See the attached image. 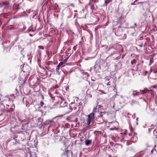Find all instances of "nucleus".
<instances>
[{
    "mask_svg": "<svg viewBox=\"0 0 157 157\" xmlns=\"http://www.w3.org/2000/svg\"><path fill=\"white\" fill-rule=\"evenodd\" d=\"M94 113H92L88 115V119L87 121V125L90 126L91 123L92 122L94 119Z\"/></svg>",
    "mask_w": 157,
    "mask_h": 157,
    "instance_id": "1",
    "label": "nucleus"
},
{
    "mask_svg": "<svg viewBox=\"0 0 157 157\" xmlns=\"http://www.w3.org/2000/svg\"><path fill=\"white\" fill-rule=\"evenodd\" d=\"M2 5H3V7L4 9H7L9 8L10 5V0L5 1L2 2Z\"/></svg>",
    "mask_w": 157,
    "mask_h": 157,
    "instance_id": "2",
    "label": "nucleus"
},
{
    "mask_svg": "<svg viewBox=\"0 0 157 157\" xmlns=\"http://www.w3.org/2000/svg\"><path fill=\"white\" fill-rule=\"evenodd\" d=\"M67 109H69V110H67L66 112V113H69L71 112L73 110H75L76 109V107L73 105V104H71L69 105V107L67 108Z\"/></svg>",
    "mask_w": 157,
    "mask_h": 157,
    "instance_id": "3",
    "label": "nucleus"
},
{
    "mask_svg": "<svg viewBox=\"0 0 157 157\" xmlns=\"http://www.w3.org/2000/svg\"><path fill=\"white\" fill-rule=\"evenodd\" d=\"M114 148L117 149H121L122 148V146L119 144H115L114 146Z\"/></svg>",
    "mask_w": 157,
    "mask_h": 157,
    "instance_id": "4",
    "label": "nucleus"
},
{
    "mask_svg": "<svg viewBox=\"0 0 157 157\" xmlns=\"http://www.w3.org/2000/svg\"><path fill=\"white\" fill-rule=\"evenodd\" d=\"M146 41H145V42L144 43V41H140L139 42V44L138 45L140 47H142L144 45V46H145V45H146Z\"/></svg>",
    "mask_w": 157,
    "mask_h": 157,
    "instance_id": "5",
    "label": "nucleus"
},
{
    "mask_svg": "<svg viewBox=\"0 0 157 157\" xmlns=\"http://www.w3.org/2000/svg\"><path fill=\"white\" fill-rule=\"evenodd\" d=\"M91 140H87L85 141V144L86 146H88L91 143Z\"/></svg>",
    "mask_w": 157,
    "mask_h": 157,
    "instance_id": "6",
    "label": "nucleus"
},
{
    "mask_svg": "<svg viewBox=\"0 0 157 157\" xmlns=\"http://www.w3.org/2000/svg\"><path fill=\"white\" fill-rule=\"evenodd\" d=\"M66 155L68 157L71 155L72 156V154L71 151L67 150L66 151Z\"/></svg>",
    "mask_w": 157,
    "mask_h": 157,
    "instance_id": "7",
    "label": "nucleus"
},
{
    "mask_svg": "<svg viewBox=\"0 0 157 157\" xmlns=\"http://www.w3.org/2000/svg\"><path fill=\"white\" fill-rule=\"evenodd\" d=\"M136 60L135 59H133L131 61V64L132 65H135L136 64Z\"/></svg>",
    "mask_w": 157,
    "mask_h": 157,
    "instance_id": "8",
    "label": "nucleus"
},
{
    "mask_svg": "<svg viewBox=\"0 0 157 157\" xmlns=\"http://www.w3.org/2000/svg\"><path fill=\"white\" fill-rule=\"evenodd\" d=\"M154 135L156 138H157V130L155 129L153 131Z\"/></svg>",
    "mask_w": 157,
    "mask_h": 157,
    "instance_id": "9",
    "label": "nucleus"
},
{
    "mask_svg": "<svg viewBox=\"0 0 157 157\" xmlns=\"http://www.w3.org/2000/svg\"><path fill=\"white\" fill-rule=\"evenodd\" d=\"M109 80V79L107 80L106 79L105 81V83L107 85H110V81L108 82Z\"/></svg>",
    "mask_w": 157,
    "mask_h": 157,
    "instance_id": "10",
    "label": "nucleus"
},
{
    "mask_svg": "<svg viewBox=\"0 0 157 157\" xmlns=\"http://www.w3.org/2000/svg\"><path fill=\"white\" fill-rule=\"evenodd\" d=\"M13 9L15 10H17L20 9V8L17 5H15L13 6Z\"/></svg>",
    "mask_w": 157,
    "mask_h": 157,
    "instance_id": "11",
    "label": "nucleus"
},
{
    "mask_svg": "<svg viewBox=\"0 0 157 157\" xmlns=\"http://www.w3.org/2000/svg\"><path fill=\"white\" fill-rule=\"evenodd\" d=\"M112 2V0H105V3H106L107 5L108 3L110 2Z\"/></svg>",
    "mask_w": 157,
    "mask_h": 157,
    "instance_id": "12",
    "label": "nucleus"
},
{
    "mask_svg": "<svg viewBox=\"0 0 157 157\" xmlns=\"http://www.w3.org/2000/svg\"><path fill=\"white\" fill-rule=\"evenodd\" d=\"M2 15L5 17H6V16H9L10 15V14L8 13H4L2 14Z\"/></svg>",
    "mask_w": 157,
    "mask_h": 157,
    "instance_id": "13",
    "label": "nucleus"
},
{
    "mask_svg": "<svg viewBox=\"0 0 157 157\" xmlns=\"http://www.w3.org/2000/svg\"><path fill=\"white\" fill-rule=\"evenodd\" d=\"M133 95L134 96H136V95H138V93L136 92V91H133ZM138 93H139V92H138Z\"/></svg>",
    "mask_w": 157,
    "mask_h": 157,
    "instance_id": "14",
    "label": "nucleus"
},
{
    "mask_svg": "<svg viewBox=\"0 0 157 157\" xmlns=\"http://www.w3.org/2000/svg\"><path fill=\"white\" fill-rule=\"evenodd\" d=\"M121 134H124L126 135L127 134V130H125L123 132H122L121 133Z\"/></svg>",
    "mask_w": 157,
    "mask_h": 157,
    "instance_id": "15",
    "label": "nucleus"
},
{
    "mask_svg": "<svg viewBox=\"0 0 157 157\" xmlns=\"http://www.w3.org/2000/svg\"><path fill=\"white\" fill-rule=\"evenodd\" d=\"M44 102L42 101H41L40 102V107H43V105H44Z\"/></svg>",
    "mask_w": 157,
    "mask_h": 157,
    "instance_id": "16",
    "label": "nucleus"
},
{
    "mask_svg": "<svg viewBox=\"0 0 157 157\" xmlns=\"http://www.w3.org/2000/svg\"><path fill=\"white\" fill-rule=\"evenodd\" d=\"M60 66L59 64L56 67V70L58 71L60 69Z\"/></svg>",
    "mask_w": 157,
    "mask_h": 157,
    "instance_id": "17",
    "label": "nucleus"
},
{
    "mask_svg": "<svg viewBox=\"0 0 157 157\" xmlns=\"http://www.w3.org/2000/svg\"><path fill=\"white\" fill-rule=\"evenodd\" d=\"M68 58L69 57L66 58L63 60V62L64 63L67 61Z\"/></svg>",
    "mask_w": 157,
    "mask_h": 157,
    "instance_id": "18",
    "label": "nucleus"
},
{
    "mask_svg": "<svg viewBox=\"0 0 157 157\" xmlns=\"http://www.w3.org/2000/svg\"><path fill=\"white\" fill-rule=\"evenodd\" d=\"M49 95L50 96V97H51V98H52L53 100H54V97H53L52 96V94L51 93H49Z\"/></svg>",
    "mask_w": 157,
    "mask_h": 157,
    "instance_id": "19",
    "label": "nucleus"
},
{
    "mask_svg": "<svg viewBox=\"0 0 157 157\" xmlns=\"http://www.w3.org/2000/svg\"><path fill=\"white\" fill-rule=\"evenodd\" d=\"M124 143L126 144L127 145H129L130 144V142L128 141H125L124 142Z\"/></svg>",
    "mask_w": 157,
    "mask_h": 157,
    "instance_id": "20",
    "label": "nucleus"
},
{
    "mask_svg": "<svg viewBox=\"0 0 157 157\" xmlns=\"http://www.w3.org/2000/svg\"><path fill=\"white\" fill-rule=\"evenodd\" d=\"M54 87V89H56L59 88V87L57 85H56Z\"/></svg>",
    "mask_w": 157,
    "mask_h": 157,
    "instance_id": "21",
    "label": "nucleus"
},
{
    "mask_svg": "<svg viewBox=\"0 0 157 157\" xmlns=\"http://www.w3.org/2000/svg\"><path fill=\"white\" fill-rule=\"evenodd\" d=\"M64 63L63 62H60V63H59V65L61 66L62 65H63Z\"/></svg>",
    "mask_w": 157,
    "mask_h": 157,
    "instance_id": "22",
    "label": "nucleus"
},
{
    "mask_svg": "<svg viewBox=\"0 0 157 157\" xmlns=\"http://www.w3.org/2000/svg\"><path fill=\"white\" fill-rule=\"evenodd\" d=\"M39 47L40 49H41L42 50H43L44 48L43 47L41 46H39Z\"/></svg>",
    "mask_w": 157,
    "mask_h": 157,
    "instance_id": "23",
    "label": "nucleus"
},
{
    "mask_svg": "<svg viewBox=\"0 0 157 157\" xmlns=\"http://www.w3.org/2000/svg\"><path fill=\"white\" fill-rule=\"evenodd\" d=\"M97 109L96 108H94L93 109V112H96Z\"/></svg>",
    "mask_w": 157,
    "mask_h": 157,
    "instance_id": "24",
    "label": "nucleus"
},
{
    "mask_svg": "<svg viewBox=\"0 0 157 157\" xmlns=\"http://www.w3.org/2000/svg\"><path fill=\"white\" fill-rule=\"evenodd\" d=\"M153 72L155 74L157 73V70H153Z\"/></svg>",
    "mask_w": 157,
    "mask_h": 157,
    "instance_id": "25",
    "label": "nucleus"
},
{
    "mask_svg": "<svg viewBox=\"0 0 157 157\" xmlns=\"http://www.w3.org/2000/svg\"><path fill=\"white\" fill-rule=\"evenodd\" d=\"M156 86H151V87L150 88H156Z\"/></svg>",
    "mask_w": 157,
    "mask_h": 157,
    "instance_id": "26",
    "label": "nucleus"
},
{
    "mask_svg": "<svg viewBox=\"0 0 157 157\" xmlns=\"http://www.w3.org/2000/svg\"><path fill=\"white\" fill-rule=\"evenodd\" d=\"M145 91V90H140V91H141V92H142V94H144L145 93V92H144V91Z\"/></svg>",
    "mask_w": 157,
    "mask_h": 157,
    "instance_id": "27",
    "label": "nucleus"
},
{
    "mask_svg": "<svg viewBox=\"0 0 157 157\" xmlns=\"http://www.w3.org/2000/svg\"><path fill=\"white\" fill-rule=\"evenodd\" d=\"M0 7L2 8L3 7V5H2V3H0Z\"/></svg>",
    "mask_w": 157,
    "mask_h": 157,
    "instance_id": "28",
    "label": "nucleus"
},
{
    "mask_svg": "<svg viewBox=\"0 0 157 157\" xmlns=\"http://www.w3.org/2000/svg\"><path fill=\"white\" fill-rule=\"evenodd\" d=\"M104 114H110V112H107L106 113H105Z\"/></svg>",
    "mask_w": 157,
    "mask_h": 157,
    "instance_id": "29",
    "label": "nucleus"
},
{
    "mask_svg": "<svg viewBox=\"0 0 157 157\" xmlns=\"http://www.w3.org/2000/svg\"><path fill=\"white\" fill-rule=\"evenodd\" d=\"M136 1H137V0H136L133 3H132L131 5H135V4L134 3H135L136 2Z\"/></svg>",
    "mask_w": 157,
    "mask_h": 157,
    "instance_id": "30",
    "label": "nucleus"
},
{
    "mask_svg": "<svg viewBox=\"0 0 157 157\" xmlns=\"http://www.w3.org/2000/svg\"><path fill=\"white\" fill-rule=\"evenodd\" d=\"M69 107V106H67V107L66 108V112H67V110H69V109H67V107Z\"/></svg>",
    "mask_w": 157,
    "mask_h": 157,
    "instance_id": "31",
    "label": "nucleus"
},
{
    "mask_svg": "<svg viewBox=\"0 0 157 157\" xmlns=\"http://www.w3.org/2000/svg\"><path fill=\"white\" fill-rule=\"evenodd\" d=\"M130 130H131V131L132 132L133 131V128H130Z\"/></svg>",
    "mask_w": 157,
    "mask_h": 157,
    "instance_id": "32",
    "label": "nucleus"
},
{
    "mask_svg": "<svg viewBox=\"0 0 157 157\" xmlns=\"http://www.w3.org/2000/svg\"><path fill=\"white\" fill-rule=\"evenodd\" d=\"M8 29H10V30H11L13 29V27H9L8 28Z\"/></svg>",
    "mask_w": 157,
    "mask_h": 157,
    "instance_id": "33",
    "label": "nucleus"
},
{
    "mask_svg": "<svg viewBox=\"0 0 157 157\" xmlns=\"http://www.w3.org/2000/svg\"><path fill=\"white\" fill-rule=\"evenodd\" d=\"M94 1L95 2H98V0H94Z\"/></svg>",
    "mask_w": 157,
    "mask_h": 157,
    "instance_id": "34",
    "label": "nucleus"
},
{
    "mask_svg": "<svg viewBox=\"0 0 157 157\" xmlns=\"http://www.w3.org/2000/svg\"><path fill=\"white\" fill-rule=\"evenodd\" d=\"M146 90L147 91H153L152 90Z\"/></svg>",
    "mask_w": 157,
    "mask_h": 157,
    "instance_id": "35",
    "label": "nucleus"
},
{
    "mask_svg": "<svg viewBox=\"0 0 157 157\" xmlns=\"http://www.w3.org/2000/svg\"><path fill=\"white\" fill-rule=\"evenodd\" d=\"M153 149H152V150L151 151V153H153Z\"/></svg>",
    "mask_w": 157,
    "mask_h": 157,
    "instance_id": "36",
    "label": "nucleus"
},
{
    "mask_svg": "<svg viewBox=\"0 0 157 157\" xmlns=\"http://www.w3.org/2000/svg\"><path fill=\"white\" fill-rule=\"evenodd\" d=\"M148 38H145L146 40H148Z\"/></svg>",
    "mask_w": 157,
    "mask_h": 157,
    "instance_id": "37",
    "label": "nucleus"
},
{
    "mask_svg": "<svg viewBox=\"0 0 157 157\" xmlns=\"http://www.w3.org/2000/svg\"><path fill=\"white\" fill-rule=\"evenodd\" d=\"M145 75H146V74L147 73V71H145Z\"/></svg>",
    "mask_w": 157,
    "mask_h": 157,
    "instance_id": "38",
    "label": "nucleus"
},
{
    "mask_svg": "<svg viewBox=\"0 0 157 157\" xmlns=\"http://www.w3.org/2000/svg\"><path fill=\"white\" fill-rule=\"evenodd\" d=\"M139 64H138L137 65V66H138L139 65Z\"/></svg>",
    "mask_w": 157,
    "mask_h": 157,
    "instance_id": "39",
    "label": "nucleus"
},
{
    "mask_svg": "<svg viewBox=\"0 0 157 157\" xmlns=\"http://www.w3.org/2000/svg\"><path fill=\"white\" fill-rule=\"evenodd\" d=\"M14 139L15 140H16V139H15V138H14Z\"/></svg>",
    "mask_w": 157,
    "mask_h": 157,
    "instance_id": "40",
    "label": "nucleus"
},
{
    "mask_svg": "<svg viewBox=\"0 0 157 157\" xmlns=\"http://www.w3.org/2000/svg\"><path fill=\"white\" fill-rule=\"evenodd\" d=\"M142 3V2H140L139 3Z\"/></svg>",
    "mask_w": 157,
    "mask_h": 157,
    "instance_id": "41",
    "label": "nucleus"
},
{
    "mask_svg": "<svg viewBox=\"0 0 157 157\" xmlns=\"http://www.w3.org/2000/svg\"><path fill=\"white\" fill-rule=\"evenodd\" d=\"M131 134H129V136H130Z\"/></svg>",
    "mask_w": 157,
    "mask_h": 157,
    "instance_id": "42",
    "label": "nucleus"
},
{
    "mask_svg": "<svg viewBox=\"0 0 157 157\" xmlns=\"http://www.w3.org/2000/svg\"><path fill=\"white\" fill-rule=\"evenodd\" d=\"M108 157H111V156H108Z\"/></svg>",
    "mask_w": 157,
    "mask_h": 157,
    "instance_id": "43",
    "label": "nucleus"
},
{
    "mask_svg": "<svg viewBox=\"0 0 157 157\" xmlns=\"http://www.w3.org/2000/svg\"><path fill=\"white\" fill-rule=\"evenodd\" d=\"M101 117H102V116H101Z\"/></svg>",
    "mask_w": 157,
    "mask_h": 157,
    "instance_id": "44",
    "label": "nucleus"
}]
</instances>
